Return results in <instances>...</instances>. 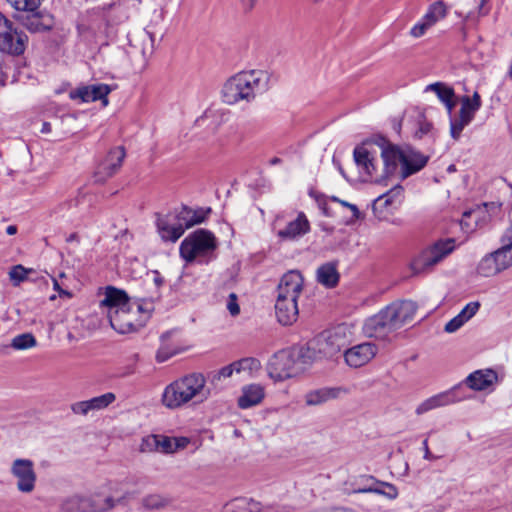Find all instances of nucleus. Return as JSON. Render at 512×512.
Returning <instances> with one entry per match:
<instances>
[{
    "mask_svg": "<svg viewBox=\"0 0 512 512\" xmlns=\"http://www.w3.org/2000/svg\"><path fill=\"white\" fill-rule=\"evenodd\" d=\"M270 88V75L264 70L241 71L223 84L221 98L225 104L250 103Z\"/></svg>",
    "mask_w": 512,
    "mask_h": 512,
    "instance_id": "1",
    "label": "nucleus"
},
{
    "mask_svg": "<svg viewBox=\"0 0 512 512\" xmlns=\"http://www.w3.org/2000/svg\"><path fill=\"white\" fill-rule=\"evenodd\" d=\"M211 396V390L206 385V378L202 373L193 372L184 375L169 385L162 393V404L169 409H178L194 402L203 403Z\"/></svg>",
    "mask_w": 512,
    "mask_h": 512,
    "instance_id": "2",
    "label": "nucleus"
},
{
    "mask_svg": "<svg viewBox=\"0 0 512 512\" xmlns=\"http://www.w3.org/2000/svg\"><path fill=\"white\" fill-rule=\"evenodd\" d=\"M416 313V304L411 300L394 302L377 314L369 317L363 326L368 337L384 339L391 332L411 321Z\"/></svg>",
    "mask_w": 512,
    "mask_h": 512,
    "instance_id": "3",
    "label": "nucleus"
},
{
    "mask_svg": "<svg viewBox=\"0 0 512 512\" xmlns=\"http://www.w3.org/2000/svg\"><path fill=\"white\" fill-rule=\"evenodd\" d=\"M351 330L346 324L325 330L301 348L300 356L310 365L318 360L331 358L346 347L351 338Z\"/></svg>",
    "mask_w": 512,
    "mask_h": 512,
    "instance_id": "4",
    "label": "nucleus"
},
{
    "mask_svg": "<svg viewBox=\"0 0 512 512\" xmlns=\"http://www.w3.org/2000/svg\"><path fill=\"white\" fill-rule=\"evenodd\" d=\"M303 283L302 275L295 270L285 273L280 279L275 301V314L280 324L291 325L297 320V300L303 291Z\"/></svg>",
    "mask_w": 512,
    "mask_h": 512,
    "instance_id": "5",
    "label": "nucleus"
},
{
    "mask_svg": "<svg viewBox=\"0 0 512 512\" xmlns=\"http://www.w3.org/2000/svg\"><path fill=\"white\" fill-rule=\"evenodd\" d=\"M375 144L381 149L384 164L382 178L384 180L396 175L405 179L416 172V163L411 152L391 143L384 137L377 138Z\"/></svg>",
    "mask_w": 512,
    "mask_h": 512,
    "instance_id": "6",
    "label": "nucleus"
},
{
    "mask_svg": "<svg viewBox=\"0 0 512 512\" xmlns=\"http://www.w3.org/2000/svg\"><path fill=\"white\" fill-rule=\"evenodd\" d=\"M217 240L214 234L205 229H198L189 234L180 244V256L188 263L198 261L207 263L214 257Z\"/></svg>",
    "mask_w": 512,
    "mask_h": 512,
    "instance_id": "7",
    "label": "nucleus"
},
{
    "mask_svg": "<svg viewBox=\"0 0 512 512\" xmlns=\"http://www.w3.org/2000/svg\"><path fill=\"white\" fill-rule=\"evenodd\" d=\"M300 354L301 348L297 351L282 350L275 353L267 366L269 377L274 381H284L305 371L310 363L304 362Z\"/></svg>",
    "mask_w": 512,
    "mask_h": 512,
    "instance_id": "8",
    "label": "nucleus"
},
{
    "mask_svg": "<svg viewBox=\"0 0 512 512\" xmlns=\"http://www.w3.org/2000/svg\"><path fill=\"white\" fill-rule=\"evenodd\" d=\"M456 249L454 238L439 239L425 248L418 261V274L429 273Z\"/></svg>",
    "mask_w": 512,
    "mask_h": 512,
    "instance_id": "9",
    "label": "nucleus"
},
{
    "mask_svg": "<svg viewBox=\"0 0 512 512\" xmlns=\"http://www.w3.org/2000/svg\"><path fill=\"white\" fill-rule=\"evenodd\" d=\"M353 158L359 173L364 177L365 180H371L376 183L384 181L382 173H377L378 159L376 157V151L373 148L371 142H364L357 145L353 150Z\"/></svg>",
    "mask_w": 512,
    "mask_h": 512,
    "instance_id": "10",
    "label": "nucleus"
},
{
    "mask_svg": "<svg viewBox=\"0 0 512 512\" xmlns=\"http://www.w3.org/2000/svg\"><path fill=\"white\" fill-rule=\"evenodd\" d=\"M142 311V305L130 302L120 310L111 312L110 325L121 334L134 332L143 325L144 320L139 317Z\"/></svg>",
    "mask_w": 512,
    "mask_h": 512,
    "instance_id": "11",
    "label": "nucleus"
},
{
    "mask_svg": "<svg viewBox=\"0 0 512 512\" xmlns=\"http://www.w3.org/2000/svg\"><path fill=\"white\" fill-rule=\"evenodd\" d=\"M26 35L18 32L13 24L0 13V51L10 55H20L25 50Z\"/></svg>",
    "mask_w": 512,
    "mask_h": 512,
    "instance_id": "12",
    "label": "nucleus"
},
{
    "mask_svg": "<svg viewBox=\"0 0 512 512\" xmlns=\"http://www.w3.org/2000/svg\"><path fill=\"white\" fill-rule=\"evenodd\" d=\"M11 474L16 479L17 489L22 493H31L36 484L34 463L29 459H15L11 465Z\"/></svg>",
    "mask_w": 512,
    "mask_h": 512,
    "instance_id": "13",
    "label": "nucleus"
},
{
    "mask_svg": "<svg viewBox=\"0 0 512 512\" xmlns=\"http://www.w3.org/2000/svg\"><path fill=\"white\" fill-rule=\"evenodd\" d=\"M180 217V210L158 216V233L164 241L176 242L184 234L187 228Z\"/></svg>",
    "mask_w": 512,
    "mask_h": 512,
    "instance_id": "14",
    "label": "nucleus"
},
{
    "mask_svg": "<svg viewBox=\"0 0 512 512\" xmlns=\"http://www.w3.org/2000/svg\"><path fill=\"white\" fill-rule=\"evenodd\" d=\"M125 150L123 147L112 148L107 155L97 165L94 178L96 182H105L107 179L116 174L125 158Z\"/></svg>",
    "mask_w": 512,
    "mask_h": 512,
    "instance_id": "15",
    "label": "nucleus"
},
{
    "mask_svg": "<svg viewBox=\"0 0 512 512\" xmlns=\"http://www.w3.org/2000/svg\"><path fill=\"white\" fill-rule=\"evenodd\" d=\"M111 91V86L104 83L84 85L71 90L69 98L79 100L82 103L101 101L103 106H107L109 103L108 95Z\"/></svg>",
    "mask_w": 512,
    "mask_h": 512,
    "instance_id": "16",
    "label": "nucleus"
},
{
    "mask_svg": "<svg viewBox=\"0 0 512 512\" xmlns=\"http://www.w3.org/2000/svg\"><path fill=\"white\" fill-rule=\"evenodd\" d=\"M378 348L374 343L364 342L346 349L344 359L348 366L359 368L368 364L377 354Z\"/></svg>",
    "mask_w": 512,
    "mask_h": 512,
    "instance_id": "17",
    "label": "nucleus"
},
{
    "mask_svg": "<svg viewBox=\"0 0 512 512\" xmlns=\"http://www.w3.org/2000/svg\"><path fill=\"white\" fill-rule=\"evenodd\" d=\"M116 400V395L107 392L88 400L78 401L71 405V411L76 415L86 416L90 412L100 411L107 408Z\"/></svg>",
    "mask_w": 512,
    "mask_h": 512,
    "instance_id": "18",
    "label": "nucleus"
},
{
    "mask_svg": "<svg viewBox=\"0 0 512 512\" xmlns=\"http://www.w3.org/2000/svg\"><path fill=\"white\" fill-rule=\"evenodd\" d=\"M347 393L348 390L344 387H323L306 393L305 403L308 406L322 405L328 401L341 398Z\"/></svg>",
    "mask_w": 512,
    "mask_h": 512,
    "instance_id": "19",
    "label": "nucleus"
},
{
    "mask_svg": "<svg viewBox=\"0 0 512 512\" xmlns=\"http://www.w3.org/2000/svg\"><path fill=\"white\" fill-rule=\"evenodd\" d=\"M124 501V496L115 497L106 493V489L100 487L93 495L88 497L91 512H106Z\"/></svg>",
    "mask_w": 512,
    "mask_h": 512,
    "instance_id": "20",
    "label": "nucleus"
},
{
    "mask_svg": "<svg viewBox=\"0 0 512 512\" xmlns=\"http://www.w3.org/2000/svg\"><path fill=\"white\" fill-rule=\"evenodd\" d=\"M265 397V387L258 383L248 384L242 387L241 395L237 400L238 407L248 409L259 405Z\"/></svg>",
    "mask_w": 512,
    "mask_h": 512,
    "instance_id": "21",
    "label": "nucleus"
},
{
    "mask_svg": "<svg viewBox=\"0 0 512 512\" xmlns=\"http://www.w3.org/2000/svg\"><path fill=\"white\" fill-rule=\"evenodd\" d=\"M310 230V224L303 212L298 213L296 219L290 221L284 229L278 231L277 235L284 240H295Z\"/></svg>",
    "mask_w": 512,
    "mask_h": 512,
    "instance_id": "22",
    "label": "nucleus"
},
{
    "mask_svg": "<svg viewBox=\"0 0 512 512\" xmlns=\"http://www.w3.org/2000/svg\"><path fill=\"white\" fill-rule=\"evenodd\" d=\"M128 303L130 301L123 290L108 286L105 289L104 298L101 300L100 305L107 308L109 318L112 311H118Z\"/></svg>",
    "mask_w": 512,
    "mask_h": 512,
    "instance_id": "23",
    "label": "nucleus"
},
{
    "mask_svg": "<svg viewBox=\"0 0 512 512\" xmlns=\"http://www.w3.org/2000/svg\"><path fill=\"white\" fill-rule=\"evenodd\" d=\"M480 306L481 304L478 301L466 304V306L455 317L446 323L444 331L447 333H454L458 331L465 323L476 315Z\"/></svg>",
    "mask_w": 512,
    "mask_h": 512,
    "instance_id": "24",
    "label": "nucleus"
},
{
    "mask_svg": "<svg viewBox=\"0 0 512 512\" xmlns=\"http://www.w3.org/2000/svg\"><path fill=\"white\" fill-rule=\"evenodd\" d=\"M497 381V373L491 369L477 370L466 378L467 385L476 391H481Z\"/></svg>",
    "mask_w": 512,
    "mask_h": 512,
    "instance_id": "25",
    "label": "nucleus"
},
{
    "mask_svg": "<svg viewBox=\"0 0 512 512\" xmlns=\"http://www.w3.org/2000/svg\"><path fill=\"white\" fill-rule=\"evenodd\" d=\"M339 278L337 264L334 262L324 263L316 271L317 282L326 288L335 287L339 282Z\"/></svg>",
    "mask_w": 512,
    "mask_h": 512,
    "instance_id": "26",
    "label": "nucleus"
},
{
    "mask_svg": "<svg viewBox=\"0 0 512 512\" xmlns=\"http://www.w3.org/2000/svg\"><path fill=\"white\" fill-rule=\"evenodd\" d=\"M501 205L495 202L483 203L477 205L472 210V218L478 225V228L485 226L492 217L496 216L500 212Z\"/></svg>",
    "mask_w": 512,
    "mask_h": 512,
    "instance_id": "27",
    "label": "nucleus"
},
{
    "mask_svg": "<svg viewBox=\"0 0 512 512\" xmlns=\"http://www.w3.org/2000/svg\"><path fill=\"white\" fill-rule=\"evenodd\" d=\"M446 8L442 2H435L430 5L428 11L423 17V21L418 24V37L425 34L427 29L432 27L437 21L444 18Z\"/></svg>",
    "mask_w": 512,
    "mask_h": 512,
    "instance_id": "28",
    "label": "nucleus"
},
{
    "mask_svg": "<svg viewBox=\"0 0 512 512\" xmlns=\"http://www.w3.org/2000/svg\"><path fill=\"white\" fill-rule=\"evenodd\" d=\"M455 401H456V398H455L453 392H451V391L434 395V396L426 399L425 401H423L418 406V414L428 412L435 408L447 406L449 404L454 403Z\"/></svg>",
    "mask_w": 512,
    "mask_h": 512,
    "instance_id": "29",
    "label": "nucleus"
},
{
    "mask_svg": "<svg viewBox=\"0 0 512 512\" xmlns=\"http://www.w3.org/2000/svg\"><path fill=\"white\" fill-rule=\"evenodd\" d=\"M187 437H169L158 435V452L172 454L179 449H184L189 444Z\"/></svg>",
    "mask_w": 512,
    "mask_h": 512,
    "instance_id": "30",
    "label": "nucleus"
},
{
    "mask_svg": "<svg viewBox=\"0 0 512 512\" xmlns=\"http://www.w3.org/2000/svg\"><path fill=\"white\" fill-rule=\"evenodd\" d=\"M504 268L500 261H498V257L496 252L485 256L478 264L477 271L480 275L484 277L494 276L500 272H502Z\"/></svg>",
    "mask_w": 512,
    "mask_h": 512,
    "instance_id": "31",
    "label": "nucleus"
},
{
    "mask_svg": "<svg viewBox=\"0 0 512 512\" xmlns=\"http://www.w3.org/2000/svg\"><path fill=\"white\" fill-rule=\"evenodd\" d=\"M356 493H376L383 495L389 500H394L398 497V489L387 482H376L373 486H365L354 490Z\"/></svg>",
    "mask_w": 512,
    "mask_h": 512,
    "instance_id": "32",
    "label": "nucleus"
},
{
    "mask_svg": "<svg viewBox=\"0 0 512 512\" xmlns=\"http://www.w3.org/2000/svg\"><path fill=\"white\" fill-rule=\"evenodd\" d=\"M481 104V97L478 92H474L472 97L464 96L461 99L459 115L472 121L475 113L480 109Z\"/></svg>",
    "mask_w": 512,
    "mask_h": 512,
    "instance_id": "33",
    "label": "nucleus"
},
{
    "mask_svg": "<svg viewBox=\"0 0 512 512\" xmlns=\"http://www.w3.org/2000/svg\"><path fill=\"white\" fill-rule=\"evenodd\" d=\"M88 497L71 496L61 505L62 512H91Z\"/></svg>",
    "mask_w": 512,
    "mask_h": 512,
    "instance_id": "34",
    "label": "nucleus"
},
{
    "mask_svg": "<svg viewBox=\"0 0 512 512\" xmlns=\"http://www.w3.org/2000/svg\"><path fill=\"white\" fill-rule=\"evenodd\" d=\"M180 211H181L180 219L184 221V224L186 225V228L188 229L194 225L204 222L210 209H208V210H204V209L193 210L188 207H182L180 209Z\"/></svg>",
    "mask_w": 512,
    "mask_h": 512,
    "instance_id": "35",
    "label": "nucleus"
},
{
    "mask_svg": "<svg viewBox=\"0 0 512 512\" xmlns=\"http://www.w3.org/2000/svg\"><path fill=\"white\" fill-rule=\"evenodd\" d=\"M35 270L33 268H26L21 264L15 265L11 267L8 275L9 279L13 286L17 287L22 282L28 280L29 275L34 273Z\"/></svg>",
    "mask_w": 512,
    "mask_h": 512,
    "instance_id": "36",
    "label": "nucleus"
},
{
    "mask_svg": "<svg viewBox=\"0 0 512 512\" xmlns=\"http://www.w3.org/2000/svg\"><path fill=\"white\" fill-rule=\"evenodd\" d=\"M171 500L161 494H149L143 497L142 505L146 509L158 510L167 507Z\"/></svg>",
    "mask_w": 512,
    "mask_h": 512,
    "instance_id": "37",
    "label": "nucleus"
},
{
    "mask_svg": "<svg viewBox=\"0 0 512 512\" xmlns=\"http://www.w3.org/2000/svg\"><path fill=\"white\" fill-rule=\"evenodd\" d=\"M36 345V338L31 333L17 335L11 341V347L15 350H27Z\"/></svg>",
    "mask_w": 512,
    "mask_h": 512,
    "instance_id": "38",
    "label": "nucleus"
},
{
    "mask_svg": "<svg viewBox=\"0 0 512 512\" xmlns=\"http://www.w3.org/2000/svg\"><path fill=\"white\" fill-rule=\"evenodd\" d=\"M429 91L435 92L441 102H447L450 98H455L454 90L443 83L437 82L428 85L424 92L426 93Z\"/></svg>",
    "mask_w": 512,
    "mask_h": 512,
    "instance_id": "39",
    "label": "nucleus"
},
{
    "mask_svg": "<svg viewBox=\"0 0 512 512\" xmlns=\"http://www.w3.org/2000/svg\"><path fill=\"white\" fill-rule=\"evenodd\" d=\"M468 119L461 117L460 115L457 118H453L450 120V134L453 139L458 140L463 129L470 123Z\"/></svg>",
    "mask_w": 512,
    "mask_h": 512,
    "instance_id": "40",
    "label": "nucleus"
},
{
    "mask_svg": "<svg viewBox=\"0 0 512 512\" xmlns=\"http://www.w3.org/2000/svg\"><path fill=\"white\" fill-rule=\"evenodd\" d=\"M25 26L28 30L33 32L44 31L50 28V23L41 22L39 15L34 14L27 18Z\"/></svg>",
    "mask_w": 512,
    "mask_h": 512,
    "instance_id": "41",
    "label": "nucleus"
},
{
    "mask_svg": "<svg viewBox=\"0 0 512 512\" xmlns=\"http://www.w3.org/2000/svg\"><path fill=\"white\" fill-rule=\"evenodd\" d=\"M16 10L19 11H34L36 10L42 0H7Z\"/></svg>",
    "mask_w": 512,
    "mask_h": 512,
    "instance_id": "42",
    "label": "nucleus"
},
{
    "mask_svg": "<svg viewBox=\"0 0 512 512\" xmlns=\"http://www.w3.org/2000/svg\"><path fill=\"white\" fill-rule=\"evenodd\" d=\"M459 225L461 227V230L467 234L473 232L474 230H476L478 228V225L476 224V222H474V220L472 218V210L471 209H469L463 213L462 218L459 221Z\"/></svg>",
    "mask_w": 512,
    "mask_h": 512,
    "instance_id": "43",
    "label": "nucleus"
},
{
    "mask_svg": "<svg viewBox=\"0 0 512 512\" xmlns=\"http://www.w3.org/2000/svg\"><path fill=\"white\" fill-rule=\"evenodd\" d=\"M140 450L144 453L158 452V434L144 437L140 444Z\"/></svg>",
    "mask_w": 512,
    "mask_h": 512,
    "instance_id": "44",
    "label": "nucleus"
},
{
    "mask_svg": "<svg viewBox=\"0 0 512 512\" xmlns=\"http://www.w3.org/2000/svg\"><path fill=\"white\" fill-rule=\"evenodd\" d=\"M238 373L243 371H255L260 368V361L255 358H243L239 361H235Z\"/></svg>",
    "mask_w": 512,
    "mask_h": 512,
    "instance_id": "45",
    "label": "nucleus"
},
{
    "mask_svg": "<svg viewBox=\"0 0 512 512\" xmlns=\"http://www.w3.org/2000/svg\"><path fill=\"white\" fill-rule=\"evenodd\" d=\"M234 372L238 373V369L236 367L235 362L227 366H224L220 370L216 371L213 374L211 381L216 382L220 381L222 378H229L233 375Z\"/></svg>",
    "mask_w": 512,
    "mask_h": 512,
    "instance_id": "46",
    "label": "nucleus"
},
{
    "mask_svg": "<svg viewBox=\"0 0 512 512\" xmlns=\"http://www.w3.org/2000/svg\"><path fill=\"white\" fill-rule=\"evenodd\" d=\"M496 255L498 257V261L502 264V267L505 269L512 266V255L509 249L506 248L505 245H503L501 248L495 251Z\"/></svg>",
    "mask_w": 512,
    "mask_h": 512,
    "instance_id": "47",
    "label": "nucleus"
},
{
    "mask_svg": "<svg viewBox=\"0 0 512 512\" xmlns=\"http://www.w3.org/2000/svg\"><path fill=\"white\" fill-rule=\"evenodd\" d=\"M330 200L339 203L341 206L348 208L352 212V220H357L360 217V211L355 204L349 203L345 200H341L336 196L330 197Z\"/></svg>",
    "mask_w": 512,
    "mask_h": 512,
    "instance_id": "48",
    "label": "nucleus"
},
{
    "mask_svg": "<svg viewBox=\"0 0 512 512\" xmlns=\"http://www.w3.org/2000/svg\"><path fill=\"white\" fill-rule=\"evenodd\" d=\"M391 205L392 204L390 203V200L387 199V197H383L382 195H380L373 201L372 209L375 214L383 213L384 210Z\"/></svg>",
    "mask_w": 512,
    "mask_h": 512,
    "instance_id": "49",
    "label": "nucleus"
},
{
    "mask_svg": "<svg viewBox=\"0 0 512 512\" xmlns=\"http://www.w3.org/2000/svg\"><path fill=\"white\" fill-rule=\"evenodd\" d=\"M101 487L103 489H106V493H111L116 498L119 497V496H124V500H125L126 497H127V493L123 492L120 489V485L118 483L107 482L106 484L102 485Z\"/></svg>",
    "mask_w": 512,
    "mask_h": 512,
    "instance_id": "50",
    "label": "nucleus"
},
{
    "mask_svg": "<svg viewBox=\"0 0 512 512\" xmlns=\"http://www.w3.org/2000/svg\"><path fill=\"white\" fill-rule=\"evenodd\" d=\"M227 309L232 316H237L240 313V307L237 302V295L231 293L227 301Z\"/></svg>",
    "mask_w": 512,
    "mask_h": 512,
    "instance_id": "51",
    "label": "nucleus"
},
{
    "mask_svg": "<svg viewBox=\"0 0 512 512\" xmlns=\"http://www.w3.org/2000/svg\"><path fill=\"white\" fill-rule=\"evenodd\" d=\"M402 195V187L401 186H395L392 189H390L388 192L382 194L383 197H387V199L390 200V203L393 205L396 202L400 201Z\"/></svg>",
    "mask_w": 512,
    "mask_h": 512,
    "instance_id": "52",
    "label": "nucleus"
},
{
    "mask_svg": "<svg viewBox=\"0 0 512 512\" xmlns=\"http://www.w3.org/2000/svg\"><path fill=\"white\" fill-rule=\"evenodd\" d=\"M222 114L220 113L219 110H214V109H208L204 112V114L202 115V117L200 119H198L197 121H206V120H210V119H214V118H217L219 116H221Z\"/></svg>",
    "mask_w": 512,
    "mask_h": 512,
    "instance_id": "53",
    "label": "nucleus"
},
{
    "mask_svg": "<svg viewBox=\"0 0 512 512\" xmlns=\"http://www.w3.org/2000/svg\"><path fill=\"white\" fill-rule=\"evenodd\" d=\"M175 352H168L165 348H160L157 352L156 359L158 362H164L168 360Z\"/></svg>",
    "mask_w": 512,
    "mask_h": 512,
    "instance_id": "54",
    "label": "nucleus"
},
{
    "mask_svg": "<svg viewBox=\"0 0 512 512\" xmlns=\"http://www.w3.org/2000/svg\"><path fill=\"white\" fill-rule=\"evenodd\" d=\"M432 130V124L429 122H418V131L427 134Z\"/></svg>",
    "mask_w": 512,
    "mask_h": 512,
    "instance_id": "55",
    "label": "nucleus"
},
{
    "mask_svg": "<svg viewBox=\"0 0 512 512\" xmlns=\"http://www.w3.org/2000/svg\"><path fill=\"white\" fill-rule=\"evenodd\" d=\"M423 450H424V458L427 460H434L437 457L432 455V453L429 451L427 440L425 439L423 441Z\"/></svg>",
    "mask_w": 512,
    "mask_h": 512,
    "instance_id": "56",
    "label": "nucleus"
},
{
    "mask_svg": "<svg viewBox=\"0 0 512 512\" xmlns=\"http://www.w3.org/2000/svg\"><path fill=\"white\" fill-rule=\"evenodd\" d=\"M429 156L418 154V171L424 168L428 162Z\"/></svg>",
    "mask_w": 512,
    "mask_h": 512,
    "instance_id": "57",
    "label": "nucleus"
},
{
    "mask_svg": "<svg viewBox=\"0 0 512 512\" xmlns=\"http://www.w3.org/2000/svg\"><path fill=\"white\" fill-rule=\"evenodd\" d=\"M502 242L506 246L507 249L511 252L512 255V237H507L506 232L504 233L502 237Z\"/></svg>",
    "mask_w": 512,
    "mask_h": 512,
    "instance_id": "58",
    "label": "nucleus"
},
{
    "mask_svg": "<svg viewBox=\"0 0 512 512\" xmlns=\"http://www.w3.org/2000/svg\"><path fill=\"white\" fill-rule=\"evenodd\" d=\"M443 103L446 106L449 115H451V113H452V111H453V109L455 108V105H456V102H455L454 98H450L449 101L443 102Z\"/></svg>",
    "mask_w": 512,
    "mask_h": 512,
    "instance_id": "59",
    "label": "nucleus"
},
{
    "mask_svg": "<svg viewBox=\"0 0 512 512\" xmlns=\"http://www.w3.org/2000/svg\"><path fill=\"white\" fill-rule=\"evenodd\" d=\"M488 1L489 0H480V4H479V14L480 15H486L488 13V9L485 8V5Z\"/></svg>",
    "mask_w": 512,
    "mask_h": 512,
    "instance_id": "60",
    "label": "nucleus"
},
{
    "mask_svg": "<svg viewBox=\"0 0 512 512\" xmlns=\"http://www.w3.org/2000/svg\"><path fill=\"white\" fill-rule=\"evenodd\" d=\"M154 283L156 286H161L163 284V278L161 277L160 273L158 271H154Z\"/></svg>",
    "mask_w": 512,
    "mask_h": 512,
    "instance_id": "61",
    "label": "nucleus"
},
{
    "mask_svg": "<svg viewBox=\"0 0 512 512\" xmlns=\"http://www.w3.org/2000/svg\"><path fill=\"white\" fill-rule=\"evenodd\" d=\"M311 512H354V511L347 510V509H341V508H335V509H328V510H313Z\"/></svg>",
    "mask_w": 512,
    "mask_h": 512,
    "instance_id": "62",
    "label": "nucleus"
},
{
    "mask_svg": "<svg viewBox=\"0 0 512 512\" xmlns=\"http://www.w3.org/2000/svg\"><path fill=\"white\" fill-rule=\"evenodd\" d=\"M53 288L58 291L60 294H65V295H69L68 292L62 290L60 288V285L58 283V281L56 279H53Z\"/></svg>",
    "mask_w": 512,
    "mask_h": 512,
    "instance_id": "63",
    "label": "nucleus"
},
{
    "mask_svg": "<svg viewBox=\"0 0 512 512\" xmlns=\"http://www.w3.org/2000/svg\"><path fill=\"white\" fill-rule=\"evenodd\" d=\"M17 232V227L15 225H10L6 228V233L8 235H14Z\"/></svg>",
    "mask_w": 512,
    "mask_h": 512,
    "instance_id": "64",
    "label": "nucleus"
}]
</instances>
